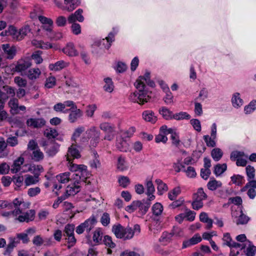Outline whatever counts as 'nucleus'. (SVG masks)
Returning <instances> with one entry per match:
<instances>
[{"label":"nucleus","mask_w":256,"mask_h":256,"mask_svg":"<svg viewBox=\"0 0 256 256\" xmlns=\"http://www.w3.org/2000/svg\"><path fill=\"white\" fill-rule=\"evenodd\" d=\"M24 202L18 198H15L7 208L8 209H14L13 210L5 212L2 214L4 216L12 215L16 217V220L20 222H28L34 220L36 212L34 210H30L26 212L22 210V206H24Z\"/></svg>","instance_id":"1"},{"label":"nucleus","mask_w":256,"mask_h":256,"mask_svg":"<svg viewBox=\"0 0 256 256\" xmlns=\"http://www.w3.org/2000/svg\"><path fill=\"white\" fill-rule=\"evenodd\" d=\"M70 163V170L71 172H75L73 174V179L78 180H81L84 182V180L88 176L87 166L84 164H76L69 162Z\"/></svg>","instance_id":"2"},{"label":"nucleus","mask_w":256,"mask_h":256,"mask_svg":"<svg viewBox=\"0 0 256 256\" xmlns=\"http://www.w3.org/2000/svg\"><path fill=\"white\" fill-rule=\"evenodd\" d=\"M96 222V217L94 215L92 216L76 227V232L78 234H82L84 230H86L88 233H89L94 228Z\"/></svg>","instance_id":"3"},{"label":"nucleus","mask_w":256,"mask_h":256,"mask_svg":"<svg viewBox=\"0 0 256 256\" xmlns=\"http://www.w3.org/2000/svg\"><path fill=\"white\" fill-rule=\"evenodd\" d=\"M222 240L223 244L228 246L230 250L238 248L240 250L244 249L246 246V244H244L238 243L233 240L230 234L228 232L224 234Z\"/></svg>","instance_id":"4"},{"label":"nucleus","mask_w":256,"mask_h":256,"mask_svg":"<svg viewBox=\"0 0 256 256\" xmlns=\"http://www.w3.org/2000/svg\"><path fill=\"white\" fill-rule=\"evenodd\" d=\"M32 66L30 59L28 58H22L19 60L15 66L16 71L20 72L22 76L26 74L27 69Z\"/></svg>","instance_id":"5"},{"label":"nucleus","mask_w":256,"mask_h":256,"mask_svg":"<svg viewBox=\"0 0 256 256\" xmlns=\"http://www.w3.org/2000/svg\"><path fill=\"white\" fill-rule=\"evenodd\" d=\"M41 146L44 148L46 152L50 156H53L58 151L59 145L56 142L42 141Z\"/></svg>","instance_id":"6"},{"label":"nucleus","mask_w":256,"mask_h":256,"mask_svg":"<svg viewBox=\"0 0 256 256\" xmlns=\"http://www.w3.org/2000/svg\"><path fill=\"white\" fill-rule=\"evenodd\" d=\"M136 88L138 90V104H143L145 102H148L149 100L150 96L148 94V93L145 91V86L140 83L135 84Z\"/></svg>","instance_id":"7"},{"label":"nucleus","mask_w":256,"mask_h":256,"mask_svg":"<svg viewBox=\"0 0 256 256\" xmlns=\"http://www.w3.org/2000/svg\"><path fill=\"white\" fill-rule=\"evenodd\" d=\"M0 35H10L14 39L17 40H20L23 39L20 29L19 30H18L15 27L12 26H10L8 30H6L4 32H2Z\"/></svg>","instance_id":"8"},{"label":"nucleus","mask_w":256,"mask_h":256,"mask_svg":"<svg viewBox=\"0 0 256 256\" xmlns=\"http://www.w3.org/2000/svg\"><path fill=\"white\" fill-rule=\"evenodd\" d=\"M114 34L110 32L108 36L105 39L98 40L95 42V46L110 48L111 46V44L114 41Z\"/></svg>","instance_id":"9"},{"label":"nucleus","mask_w":256,"mask_h":256,"mask_svg":"<svg viewBox=\"0 0 256 256\" xmlns=\"http://www.w3.org/2000/svg\"><path fill=\"white\" fill-rule=\"evenodd\" d=\"M83 10L81 8L77 10L74 13L70 14L68 18V23H74L76 21L82 22L84 18L82 15Z\"/></svg>","instance_id":"10"},{"label":"nucleus","mask_w":256,"mask_h":256,"mask_svg":"<svg viewBox=\"0 0 256 256\" xmlns=\"http://www.w3.org/2000/svg\"><path fill=\"white\" fill-rule=\"evenodd\" d=\"M68 112H70L68 116V120L71 123L76 122L78 119L81 118L83 115L82 111L77 108L72 110V109H68L64 111V112L66 113Z\"/></svg>","instance_id":"11"},{"label":"nucleus","mask_w":256,"mask_h":256,"mask_svg":"<svg viewBox=\"0 0 256 256\" xmlns=\"http://www.w3.org/2000/svg\"><path fill=\"white\" fill-rule=\"evenodd\" d=\"M86 134L90 137H93V139L91 140L92 146H95L100 139V132L98 130L97 128L94 126H92L87 131Z\"/></svg>","instance_id":"12"},{"label":"nucleus","mask_w":256,"mask_h":256,"mask_svg":"<svg viewBox=\"0 0 256 256\" xmlns=\"http://www.w3.org/2000/svg\"><path fill=\"white\" fill-rule=\"evenodd\" d=\"M80 4V0H64V6L62 9L68 12L73 11Z\"/></svg>","instance_id":"13"},{"label":"nucleus","mask_w":256,"mask_h":256,"mask_svg":"<svg viewBox=\"0 0 256 256\" xmlns=\"http://www.w3.org/2000/svg\"><path fill=\"white\" fill-rule=\"evenodd\" d=\"M124 138L122 136L118 137L116 140V146L119 150L126 152L128 150L129 145Z\"/></svg>","instance_id":"14"},{"label":"nucleus","mask_w":256,"mask_h":256,"mask_svg":"<svg viewBox=\"0 0 256 256\" xmlns=\"http://www.w3.org/2000/svg\"><path fill=\"white\" fill-rule=\"evenodd\" d=\"M26 124L29 126L34 128H39L42 127L46 124V121L42 118H30L27 120Z\"/></svg>","instance_id":"15"},{"label":"nucleus","mask_w":256,"mask_h":256,"mask_svg":"<svg viewBox=\"0 0 256 256\" xmlns=\"http://www.w3.org/2000/svg\"><path fill=\"white\" fill-rule=\"evenodd\" d=\"M70 157L74 158H78L80 157V152L78 149L76 145L72 144L68 148L66 158L69 162L71 160Z\"/></svg>","instance_id":"16"},{"label":"nucleus","mask_w":256,"mask_h":256,"mask_svg":"<svg viewBox=\"0 0 256 256\" xmlns=\"http://www.w3.org/2000/svg\"><path fill=\"white\" fill-rule=\"evenodd\" d=\"M81 180L76 182L74 180V184L72 186H68L66 188V193L68 196H74L80 191V184Z\"/></svg>","instance_id":"17"},{"label":"nucleus","mask_w":256,"mask_h":256,"mask_svg":"<svg viewBox=\"0 0 256 256\" xmlns=\"http://www.w3.org/2000/svg\"><path fill=\"white\" fill-rule=\"evenodd\" d=\"M144 82L151 87H154L155 86L154 82L150 79V72H146L144 76H140L136 80L135 84L140 83L145 86Z\"/></svg>","instance_id":"18"},{"label":"nucleus","mask_w":256,"mask_h":256,"mask_svg":"<svg viewBox=\"0 0 256 256\" xmlns=\"http://www.w3.org/2000/svg\"><path fill=\"white\" fill-rule=\"evenodd\" d=\"M69 64L68 62H67L64 60H59L54 64H52L49 65V68L52 70L58 71L62 68H66Z\"/></svg>","instance_id":"19"},{"label":"nucleus","mask_w":256,"mask_h":256,"mask_svg":"<svg viewBox=\"0 0 256 256\" xmlns=\"http://www.w3.org/2000/svg\"><path fill=\"white\" fill-rule=\"evenodd\" d=\"M142 118L146 122H150L152 124L155 123L157 120V118L155 116L154 113L150 110H145L142 112Z\"/></svg>","instance_id":"20"},{"label":"nucleus","mask_w":256,"mask_h":256,"mask_svg":"<svg viewBox=\"0 0 256 256\" xmlns=\"http://www.w3.org/2000/svg\"><path fill=\"white\" fill-rule=\"evenodd\" d=\"M40 74L41 72L38 68H34L29 70L24 76H26L30 80L34 81L39 78Z\"/></svg>","instance_id":"21"},{"label":"nucleus","mask_w":256,"mask_h":256,"mask_svg":"<svg viewBox=\"0 0 256 256\" xmlns=\"http://www.w3.org/2000/svg\"><path fill=\"white\" fill-rule=\"evenodd\" d=\"M24 162V158L22 156L18 157L14 161L10 169L11 172L13 174H16L20 170L21 166Z\"/></svg>","instance_id":"22"},{"label":"nucleus","mask_w":256,"mask_h":256,"mask_svg":"<svg viewBox=\"0 0 256 256\" xmlns=\"http://www.w3.org/2000/svg\"><path fill=\"white\" fill-rule=\"evenodd\" d=\"M104 234L102 228H96L94 231L92 236V240L96 244H102Z\"/></svg>","instance_id":"23"},{"label":"nucleus","mask_w":256,"mask_h":256,"mask_svg":"<svg viewBox=\"0 0 256 256\" xmlns=\"http://www.w3.org/2000/svg\"><path fill=\"white\" fill-rule=\"evenodd\" d=\"M201 240V237L198 234H195L189 240L184 242L182 247L184 248H186V247L196 244Z\"/></svg>","instance_id":"24"},{"label":"nucleus","mask_w":256,"mask_h":256,"mask_svg":"<svg viewBox=\"0 0 256 256\" xmlns=\"http://www.w3.org/2000/svg\"><path fill=\"white\" fill-rule=\"evenodd\" d=\"M157 185L158 194L161 196L168 190V187L166 184L164 183L161 180L156 179L155 181Z\"/></svg>","instance_id":"25"},{"label":"nucleus","mask_w":256,"mask_h":256,"mask_svg":"<svg viewBox=\"0 0 256 256\" xmlns=\"http://www.w3.org/2000/svg\"><path fill=\"white\" fill-rule=\"evenodd\" d=\"M124 228L120 224L114 225L112 228V232L118 238H122L124 236Z\"/></svg>","instance_id":"26"},{"label":"nucleus","mask_w":256,"mask_h":256,"mask_svg":"<svg viewBox=\"0 0 256 256\" xmlns=\"http://www.w3.org/2000/svg\"><path fill=\"white\" fill-rule=\"evenodd\" d=\"M159 112L166 120H170L173 118L174 114L172 112L166 107H162L160 108Z\"/></svg>","instance_id":"27"},{"label":"nucleus","mask_w":256,"mask_h":256,"mask_svg":"<svg viewBox=\"0 0 256 256\" xmlns=\"http://www.w3.org/2000/svg\"><path fill=\"white\" fill-rule=\"evenodd\" d=\"M100 129L106 132H114L115 126L110 123L104 122L100 124Z\"/></svg>","instance_id":"28"},{"label":"nucleus","mask_w":256,"mask_h":256,"mask_svg":"<svg viewBox=\"0 0 256 256\" xmlns=\"http://www.w3.org/2000/svg\"><path fill=\"white\" fill-rule=\"evenodd\" d=\"M28 170L33 174L34 176L39 178L40 174L43 172L44 168L41 165L34 164L30 166Z\"/></svg>","instance_id":"29"},{"label":"nucleus","mask_w":256,"mask_h":256,"mask_svg":"<svg viewBox=\"0 0 256 256\" xmlns=\"http://www.w3.org/2000/svg\"><path fill=\"white\" fill-rule=\"evenodd\" d=\"M222 186V182L216 180L214 178H210V180L207 184L208 188L212 191L215 190L218 188L221 187Z\"/></svg>","instance_id":"30"},{"label":"nucleus","mask_w":256,"mask_h":256,"mask_svg":"<svg viewBox=\"0 0 256 256\" xmlns=\"http://www.w3.org/2000/svg\"><path fill=\"white\" fill-rule=\"evenodd\" d=\"M232 102L234 108H238L242 106L243 100L240 98V94L238 92H236L233 94Z\"/></svg>","instance_id":"31"},{"label":"nucleus","mask_w":256,"mask_h":256,"mask_svg":"<svg viewBox=\"0 0 256 256\" xmlns=\"http://www.w3.org/2000/svg\"><path fill=\"white\" fill-rule=\"evenodd\" d=\"M104 84L103 88L104 91L108 92H112L114 90V84L112 78H106L104 79Z\"/></svg>","instance_id":"32"},{"label":"nucleus","mask_w":256,"mask_h":256,"mask_svg":"<svg viewBox=\"0 0 256 256\" xmlns=\"http://www.w3.org/2000/svg\"><path fill=\"white\" fill-rule=\"evenodd\" d=\"M162 205L160 202H156L152 208V210L154 216H160L163 212Z\"/></svg>","instance_id":"33"},{"label":"nucleus","mask_w":256,"mask_h":256,"mask_svg":"<svg viewBox=\"0 0 256 256\" xmlns=\"http://www.w3.org/2000/svg\"><path fill=\"white\" fill-rule=\"evenodd\" d=\"M32 44L33 46L36 48H52V45L50 43H44L40 40L34 39L32 41Z\"/></svg>","instance_id":"34"},{"label":"nucleus","mask_w":256,"mask_h":256,"mask_svg":"<svg viewBox=\"0 0 256 256\" xmlns=\"http://www.w3.org/2000/svg\"><path fill=\"white\" fill-rule=\"evenodd\" d=\"M25 176L24 183L27 186L36 184L40 180L39 178L34 176H32L30 174H27Z\"/></svg>","instance_id":"35"},{"label":"nucleus","mask_w":256,"mask_h":256,"mask_svg":"<svg viewBox=\"0 0 256 256\" xmlns=\"http://www.w3.org/2000/svg\"><path fill=\"white\" fill-rule=\"evenodd\" d=\"M8 106L10 108L11 110L14 113L18 114V101L16 98H11L8 103Z\"/></svg>","instance_id":"36"},{"label":"nucleus","mask_w":256,"mask_h":256,"mask_svg":"<svg viewBox=\"0 0 256 256\" xmlns=\"http://www.w3.org/2000/svg\"><path fill=\"white\" fill-rule=\"evenodd\" d=\"M227 168V166L226 164H217L214 166V172L216 176H219L224 173Z\"/></svg>","instance_id":"37"},{"label":"nucleus","mask_w":256,"mask_h":256,"mask_svg":"<svg viewBox=\"0 0 256 256\" xmlns=\"http://www.w3.org/2000/svg\"><path fill=\"white\" fill-rule=\"evenodd\" d=\"M128 167L124 158L120 156L118 158L117 162V168L120 171H124Z\"/></svg>","instance_id":"38"},{"label":"nucleus","mask_w":256,"mask_h":256,"mask_svg":"<svg viewBox=\"0 0 256 256\" xmlns=\"http://www.w3.org/2000/svg\"><path fill=\"white\" fill-rule=\"evenodd\" d=\"M150 202H145L142 203L140 202V204L138 206L139 208V212L141 215H144L148 212L150 206Z\"/></svg>","instance_id":"39"},{"label":"nucleus","mask_w":256,"mask_h":256,"mask_svg":"<svg viewBox=\"0 0 256 256\" xmlns=\"http://www.w3.org/2000/svg\"><path fill=\"white\" fill-rule=\"evenodd\" d=\"M203 138L208 147L213 148L216 146V138H214L211 136H210L208 135H205L203 136Z\"/></svg>","instance_id":"40"},{"label":"nucleus","mask_w":256,"mask_h":256,"mask_svg":"<svg viewBox=\"0 0 256 256\" xmlns=\"http://www.w3.org/2000/svg\"><path fill=\"white\" fill-rule=\"evenodd\" d=\"M69 172H64L56 176V179L60 184H66L70 180Z\"/></svg>","instance_id":"41"},{"label":"nucleus","mask_w":256,"mask_h":256,"mask_svg":"<svg viewBox=\"0 0 256 256\" xmlns=\"http://www.w3.org/2000/svg\"><path fill=\"white\" fill-rule=\"evenodd\" d=\"M211 155L215 161H218L222 157L223 152L219 148H216L212 150Z\"/></svg>","instance_id":"42"},{"label":"nucleus","mask_w":256,"mask_h":256,"mask_svg":"<svg viewBox=\"0 0 256 256\" xmlns=\"http://www.w3.org/2000/svg\"><path fill=\"white\" fill-rule=\"evenodd\" d=\"M44 134L48 138L50 139L56 137L58 136V132L56 129L49 128L44 130Z\"/></svg>","instance_id":"43"},{"label":"nucleus","mask_w":256,"mask_h":256,"mask_svg":"<svg viewBox=\"0 0 256 256\" xmlns=\"http://www.w3.org/2000/svg\"><path fill=\"white\" fill-rule=\"evenodd\" d=\"M180 188L178 186L176 187L168 193V198L170 200H174L180 194Z\"/></svg>","instance_id":"44"},{"label":"nucleus","mask_w":256,"mask_h":256,"mask_svg":"<svg viewBox=\"0 0 256 256\" xmlns=\"http://www.w3.org/2000/svg\"><path fill=\"white\" fill-rule=\"evenodd\" d=\"M206 198L207 196L204 192L203 188H199L197 192L194 194L193 198L194 199H196L202 201L203 200L206 199Z\"/></svg>","instance_id":"45"},{"label":"nucleus","mask_w":256,"mask_h":256,"mask_svg":"<svg viewBox=\"0 0 256 256\" xmlns=\"http://www.w3.org/2000/svg\"><path fill=\"white\" fill-rule=\"evenodd\" d=\"M44 155L39 148L33 151L32 159L36 162H39L44 159Z\"/></svg>","instance_id":"46"},{"label":"nucleus","mask_w":256,"mask_h":256,"mask_svg":"<svg viewBox=\"0 0 256 256\" xmlns=\"http://www.w3.org/2000/svg\"><path fill=\"white\" fill-rule=\"evenodd\" d=\"M190 118V116L186 112H180L174 114L173 118L178 120L186 119L188 120Z\"/></svg>","instance_id":"47"},{"label":"nucleus","mask_w":256,"mask_h":256,"mask_svg":"<svg viewBox=\"0 0 256 256\" xmlns=\"http://www.w3.org/2000/svg\"><path fill=\"white\" fill-rule=\"evenodd\" d=\"M256 109V100H252L244 107V110L246 114H249L253 112Z\"/></svg>","instance_id":"48"},{"label":"nucleus","mask_w":256,"mask_h":256,"mask_svg":"<svg viewBox=\"0 0 256 256\" xmlns=\"http://www.w3.org/2000/svg\"><path fill=\"white\" fill-rule=\"evenodd\" d=\"M3 54L8 59H12L16 54V49H3Z\"/></svg>","instance_id":"49"},{"label":"nucleus","mask_w":256,"mask_h":256,"mask_svg":"<svg viewBox=\"0 0 256 256\" xmlns=\"http://www.w3.org/2000/svg\"><path fill=\"white\" fill-rule=\"evenodd\" d=\"M6 146L8 145L12 147L17 146L18 144V137L16 136H10L6 140Z\"/></svg>","instance_id":"50"},{"label":"nucleus","mask_w":256,"mask_h":256,"mask_svg":"<svg viewBox=\"0 0 256 256\" xmlns=\"http://www.w3.org/2000/svg\"><path fill=\"white\" fill-rule=\"evenodd\" d=\"M240 214V216L238 220H236V223L237 224H244L248 222V218L244 215L242 211H240L238 212Z\"/></svg>","instance_id":"51"},{"label":"nucleus","mask_w":256,"mask_h":256,"mask_svg":"<svg viewBox=\"0 0 256 256\" xmlns=\"http://www.w3.org/2000/svg\"><path fill=\"white\" fill-rule=\"evenodd\" d=\"M103 242L104 244L110 248H114L116 244L112 242L111 236H104Z\"/></svg>","instance_id":"52"},{"label":"nucleus","mask_w":256,"mask_h":256,"mask_svg":"<svg viewBox=\"0 0 256 256\" xmlns=\"http://www.w3.org/2000/svg\"><path fill=\"white\" fill-rule=\"evenodd\" d=\"M110 214L107 212H104L100 218V222L103 226H106L110 224Z\"/></svg>","instance_id":"53"},{"label":"nucleus","mask_w":256,"mask_h":256,"mask_svg":"<svg viewBox=\"0 0 256 256\" xmlns=\"http://www.w3.org/2000/svg\"><path fill=\"white\" fill-rule=\"evenodd\" d=\"M233 184L238 186L242 185L243 183V177L240 175H234L230 178Z\"/></svg>","instance_id":"54"},{"label":"nucleus","mask_w":256,"mask_h":256,"mask_svg":"<svg viewBox=\"0 0 256 256\" xmlns=\"http://www.w3.org/2000/svg\"><path fill=\"white\" fill-rule=\"evenodd\" d=\"M42 54V52L41 51L38 50V51L36 52H34V54H33L31 56L32 58L34 60L36 64H40L43 61L42 58L40 56V54Z\"/></svg>","instance_id":"55"},{"label":"nucleus","mask_w":256,"mask_h":256,"mask_svg":"<svg viewBox=\"0 0 256 256\" xmlns=\"http://www.w3.org/2000/svg\"><path fill=\"white\" fill-rule=\"evenodd\" d=\"M74 234V226L70 224H66L64 227V236Z\"/></svg>","instance_id":"56"},{"label":"nucleus","mask_w":256,"mask_h":256,"mask_svg":"<svg viewBox=\"0 0 256 256\" xmlns=\"http://www.w3.org/2000/svg\"><path fill=\"white\" fill-rule=\"evenodd\" d=\"M139 204H140V201H134L131 204L126 208V210L129 212H132L138 208Z\"/></svg>","instance_id":"57"},{"label":"nucleus","mask_w":256,"mask_h":256,"mask_svg":"<svg viewBox=\"0 0 256 256\" xmlns=\"http://www.w3.org/2000/svg\"><path fill=\"white\" fill-rule=\"evenodd\" d=\"M56 84V78L54 76H50L46 79L45 86L48 88H50L54 86Z\"/></svg>","instance_id":"58"},{"label":"nucleus","mask_w":256,"mask_h":256,"mask_svg":"<svg viewBox=\"0 0 256 256\" xmlns=\"http://www.w3.org/2000/svg\"><path fill=\"white\" fill-rule=\"evenodd\" d=\"M246 174L249 179H253L255 176V169L253 166H248L246 168Z\"/></svg>","instance_id":"59"},{"label":"nucleus","mask_w":256,"mask_h":256,"mask_svg":"<svg viewBox=\"0 0 256 256\" xmlns=\"http://www.w3.org/2000/svg\"><path fill=\"white\" fill-rule=\"evenodd\" d=\"M96 109V104L88 105L86 107V114L88 116L92 118Z\"/></svg>","instance_id":"60"},{"label":"nucleus","mask_w":256,"mask_h":256,"mask_svg":"<svg viewBox=\"0 0 256 256\" xmlns=\"http://www.w3.org/2000/svg\"><path fill=\"white\" fill-rule=\"evenodd\" d=\"M146 194H152L155 192L154 186L151 180H148L146 183Z\"/></svg>","instance_id":"61"},{"label":"nucleus","mask_w":256,"mask_h":256,"mask_svg":"<svg viewBox=\"0 0 256 256\" xmlns=\"http://www.w3.org/2000/svg\"><path fill=\"white\" fill-rule=\"evenodd\" d=\"M134 235L132 229L130 227L124 228V239H130Z\"/></svg>","instance_id":"62"},{"label":"nucleus","mask_w":256,"mask_h":256,"mask_svg":"<svg viewBox=\"0 0 256 256\" xmlns=\"http://www.w3.org/2000/svg\"><path fill=\"white\" fill-rule=\"evenodd\" d=\"M40 192V188L39 187L32 188L28 190V194L30 197L37 196Z\"/></svg>","instance_id":"63"},{"label":"nucleus","mask_w":256,"mask_h":256,"mask_svg":"<svg viewBox=\"0 0 256 256\" xmlns=\"http://www.w3.org/2000/svg\"><path fill=\"white\" fill-rule=\"evenodd\" d=\"M256 253V246L250 245L246 250V256H254Z\"/></svg>","instance_id":"64"}]
</instances>
